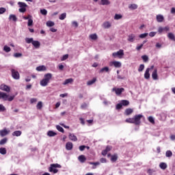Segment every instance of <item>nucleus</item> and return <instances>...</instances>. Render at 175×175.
Here are the masks:
<instances>
[{
    "label": "nucleus",
    "mask_w": 175,
    "mask_h": 175,
    "mask_svg": "<svg viewBox=\"0 0 175 175\" xmlns=\"http://www.w3.org/2000/svg\"><path fill=\"white\" fill-rule=\"evenodd\" d=\"M9 20H12V21H17V16L14 14H10L9 16Z\"/></svg>",
    "instance_id": "obj_26"
},
{
    "label": "nucleus",
    "mask_w": 175,
    "mask_h": 175,
    "mask_svg": "<svg viewBox=\"0 0 175 175\" xmlns=\"http://www.w3.org/2000/svg\"><path fill=\"white\" fill-rule=\"evenodd\" d=\"M21 133H22L21 131H16L12 133V136H16V137L21 136Z\"/></svg>",
    "instance_id": "obj_27"
},
{
    "label": "nucleus",
    "mask_w": 175,
    "mask_h": 175,
    "mask_svg": "<svg viewBox=\"0 0 175 175\" xmlns=\"http://www.w3.org/2000/svg\"><path fill=\"white\" fill-rule=\"evenodd\" d=\"M144 78L146 80H148V79H150V68H148L146 71H145V74H144Z\"/></svg>",
    "instance_id": "obj_17"
},
{
    "label": "nucleus",
    "mask_w": 175,
    "mask_h": 175,
    "mask_svg": "<svg viewBox=\"0 0 175 175\" xmlns=\"http://www.w3.org/2000/svg\"><path fill=\"white\" fill-rule=\"evenodd\" d=\"M90 39H92V40H96V39H98V36L96 33L94 34H91L90 36Z\"/></svg>",
    "instance_id": "obj_39"
},
{
    "label": "nucleus",
    "mask_w": 175,
    "mask_h": 175,
    "mask_svg": "<svg viewBox=\"0 0 175 175\" xmlns=\"http://www.w3.org/2000/svg\"><path fill=\"white\" fill-rule=\"evenodd\" d=\"M0 90H1V91H5V92H10V87L5 84L0 85Z\"/></svg>",
    "instance_id": "obj_6"
},
{
    "label": "nucleus",
    "mask_w": 175,
    "mask_h": 175,
    "mask_svg": "<svg viewBox=\"0 0 175 175\" xmlns=\"http://www.w3.org/2000/svg\"><path fill=\"white\" fill-rule=\"evenodd\" d=\"M173 155V152H172L170 150H167L165 152V157H167V158H170V157H172Z\"/></svg>",
    "instance_id": "obj_38"
},
{
    "label": "nucleus",
    "mask_w": 175,
    "mask_h": 175,
    "mask_svg": "<svg viewBox=\"0 0 175 175\" xmlns=\"http://www.w3.org/2000/svg\"><path fill=\"white\" fill-rule=\"evenodd\" d=\"M109 66H114L115 68H121L122 64L120 62L114 61L111 62L109 63Z\"/></svg>",
    "instance_id": "obj_5"
},
{
    "label": "nucleus",
    "mask_w": 175,
    "mask_h": 175,
    "mask_svg": "<svg viewBox=\"0 0 175 175\" xmlns=\"http://www.w3.org/2000/svg\"><path fill=\"white\" fill-rule=\"evenodd\" d=\"M59 20H65L66 18V13L64 12L63 14H62L59 17Z\"/></svg>",
    "instance_id": "obj_45"
},
{
    "label": "nucleus",
    "mask_w": 175,
    "mask_h": 175,
    "mask_svg": "<svg viewBox=\"0 0 175 175\" xmlns=\"http://www.w3.org/2000/svg\"><path fill=\"white\" fill-rule=\"evenodd\" d=\"M56 129H57V131H59V132H62V133H64V132H65V131L64 130V128H62L59 125H57Z\"/></svg>",
    "instance_id": "obj_36"
},
{
    "label": "nucleus",
    "mask_w": 175,
    "mask_h": 175,
    "mask_svg": "<svg viewBox=\"0 0 175 175\" xmlns=\"http://www.w3.org/2000/svg\"><path fill=\"white\" fill-rule=\"evenodd\" d=\"M117 159H118V156H117V154L112 155L111 157V161H112V162H116Z\"/></svg>",
    "instance_id": "obj_40"
},
{
    "label": "nucleus",
    "mask_w": 175,
    "mask_h": 175,
    "mask_svg": "<svg viewBox=\"0 0 175 175\" xmlns=\"http://www.w3.org/2000/svg\"><path fill=\"white\" fill-rule=\"evenodd\" d=\"M126 122H129V124H135V119L133 118H127L126 119Z\"/></svg>",
    "instance_id": "obj_37"
},
{
    "label": "nucleus",
    "mask_w": 175,
    "mask_h": 175,
    "mask_svg": "<svg viewBox=\"0 0 175 175\" xmlns=\"http://www.w3.org/2000/svg\"><path fill=\"white\" fill-rule=\"evenodd\" d=\"M167 38L170 39V40H172L173 42H175V36L173 33H168Z\"/></svg>",
    "instance_id": "obj_21"
},
{
    "label": "nucleus",
    "mask_w": 175,
    "mask_h": 175,
    "mask_svg": "<svg viewBox=\"0 0 175 175\" xmlns=\"http://www.w3.org/2000/svg\"><path fill=\"white\" fill-rule=\"evenodd\" d=\"M135 38L136 36L135 34H130L128 36L127 40L128 42H131V43H133V42H135Z\"/></svg>",
    "instance_id": "obj_9"
},
{
    "label": "nucleus",
    "mask_w": 175,
    "mask_h": 175,
    "mask_svg": "<svg viewBox=\"0 0 175 175\" xmlns=\"http://www.w3.org/2000/svg\"><path fill=\"white\" fill-rule=\"evenodd\" d=\"M36 102H38L37 98H31L30 100V103H36Z\"/></svg>",
    "instance_id": "obj_64"
},
{
    "label": "nucleus",
    "mask_w": 175,
    "mask_h": 175,
    "mask_svg": "<svg viewBox=\"0 0 175 175\" xmlns=\"http://www.w3.org/2000/svg\"><path fill=\"white\" fill-rule=\"evenodd\" d=\"M25 42H26V43H28V44H29V43H33V38H25Z\"/></svg>",
    "instance_id": "obj_41"
},
{
    "label": "nucleus",
    "mask_w": 175,
    "mask_h": 175,
    "mask_svg": "<svg viewBox=\"0 0 175 175\" xmlns=\"http://www.w3.org/2000/svg\"><path fill=\"white\" fill-rule=\"evenodd\" d=\"M122 18V15L116 14L114 16V20H121Z\"/></svg>",
    "instance_id": "obj_42"
},
{
    "label": "nucleus",
    "mask_w": 175,
    "mask_h": 175,
    "mask_svg": "<svg viewBox=\"0 0 175 175\" xmlns=\"http://www.w3.org/2000/svg\"><path fill=\"white\" fill-rule=\"evenodd\" d=\"M19 12H20L21 13H25V12H27V9H26L25 8H21L19 9Z\"/></svg>",
    "instance_id": "obj_62"
},
{
    "label": "nucleus",
    "mask_w": 175,
    "mask_h": 175,
    "mask_svg": "<svg viewBox=\"0 0 175 175\" xmlns=\"http://www.w3.org/2000/svg\"><path fill=\"white\" fill-rule=\"evenodd\" d=\"M16 97V96H10V97H7V100H8V102H12V100H13L14 99V98Z\"/></svg>",
    "instance_id": "obj_56"
},
{
    "label": "nucleus",
    "mask_w": 175,
    "mask_h": 175,
    "mask_svg": "<svg viewBox=\"0 0 175 175\" xmlns=\"http://www.w3.org/2000/svg\"><path fill=\"white\" fill-rule=\"evenodd\" d=\"M122 103V106H129V100H122L120 101Z\"/></svg>",
    "instance_id": "obj_25"
},
{
    "label": "nucleus",
    "mask_w": 175,
    "mask_h": 175,
    "mask_svg": "<svg viewBox=\"0 0 175 175\" xmlns=\"http://www.w3.org/2000/svg\"><path fill=\"white\" fill-rule=\"evenodd\" d=\"M103 72H109V67H104L99 71L100 73H103Z\"/></svg>",
    "instance_id": "obj_46"
},
{
    "label": "nucleus",
    "mask_w": 175,
    "mask_h": 175,
    "mask_svg": "<svg viewBox=\"0 0 175 175\" xmlns=\"http://www.w3.org/2000/svg\"><path fill=\"white\" fill-rule=\"evenodd\" d=\"M142 59H143L144 62H148V56H147V55H142Z\"/></svg>",
    "instance_id": "obj_48"
},
{
    "label": "nucleus",
    "mask_w": 175,
    "mask_h": 175,
    "mask_svg": "<svg viewBox=\"0 0 175 175\" xmlns=\"http://www.w3.org/2000/svg\"><path fill=\"white\" fill-rule=\"evenodd\" d=\"M73 148V144L72 142H67L66 144V150L70 151Z\"/></svg>",
    "instance_id": "obj_14"
},
{
    "label": "nucleus",
    "mask_w": 175,
    "mask_h": 175,
    "mask_svg": "<svg viewBox=\"0 0 175 175\" xmlns=\"http://www.w3.org/2000/svg\"><path fill=\"white\" fill-rule=\"evenodd\" d=\"M57 167L61 168L62 166L58 163H53L51 164L49 170L51 173H54L55 174L58 173V170L57 169Z\"/></svg>",
    "instance_id": "obj_1"
},
{
    "label": "nucleus",
    "mask_w": 175,
    "mask_h": 175,
    "mask_svg": "<svg viewBox=\"0 0 175 175\" xmlns=\"http://www.w3.org/2000/svg\"><path fill=\"white\" fill-rule=\"evenodd\" d=\"M101 5H110V1L109 0H101Z\"/></svg>",
    "instance_id": "obj_47"
},
{
    "label": "nucleus",
    "mask_w": 175,
    "mask_h": 175,
    "mask_svg": "<svg viewBox=\"0 0 175 175\" xmlns=\"http://www.w3.org/2000/svg\"><path fill=\"white\" fill-rule=\"evenodd\" d=\"M159 167H161L162 170H165L167 167V165L165 163H161Z\"/></svg>",
    "instance_id": "obj_28"
},
{
    "label": "nucleus",
    "mask_w": 175,
    "mask_h": 175,
    "mask_svg": "<svg viewBox=\"0 0 175 175\" xmlns=\"http://www.w3.org/2000/svg\"><path fill=\"white\" fill-rule=\"evenodd\" d=\"M70 83H73V79L70 78L68 79H66L64 82L63 83L64 85H66L67 84H69Z\"/></svg>",
    "instance_id": "obj_24"
},
{
    "label": "nucleus",
    "mask_w": 175,
    "mask_h": 175,
    "mask_svg": "<svg viewBox=\"0 0 175 175\" xmlns=\"http://www.w3.org/2000/svg\"><path fill=\"white\" fill-rule=\"evenodd\" d=\"M143 70H144V64H140L138 72H143Z\"/></svg>",
    "instance_id": "obj_53"
},
{
    "label": "nucleus",
    "mask_w": 175,
    "mask_h": 175,
    "mask_svg": "<svg viewBox=\"0 0 175 175\" xmlns=\"http://www.w3.org/2000/svg\"><path fill=\"white\" fill-rule=\"evenodd\" d=\"M3 111H6V107L3 105L0 104V113H3Z\"/></svg>",
    "instance_id": "obj_44"
},
{
    "label": "nucleus",
    "mask_w": 175,
    "mask_h": 175,
    "mask_svg": "<svg viewBox=\"0 0 175 175\" xmlns=\"http://www.w3.org/2000/svg\"><path fill=\"white\" fill-rule=\"evenodd\" d=\"M112 55L113 57H122V55H124V50L120 49L119 51L113 53Z\"/></svg>",
    "instance_id": "obj_8"
},
{
    "label": "nucleus",
    "mask_w": 175,
    "mask_h": 175,
    "mask_svg": "<svg viewBox=\"0 0 175 175\" xmlns=\"http://www.w3.org/2000/svg\"><path fill=\"white\" fill-rule=\"evenodd\" d=\"M33 25V21L32 20V18H29L27 23L28 27H32Z\"/></svg>",
    "instance_id": "obj_49"
},
{
    "label": "nucleus",
    "mask_w": 175,
    "mask_h": 175,
    "mask_svg": "<svg viewBox=\"0 0 175 175\" xmlns=\"http://www.w3.org/2000/svg\"><path fill=\"white\" fill-rule=\"evenodd\" d=\"M22 56H23V54L21 53H16L14 54V57H15V58H18Z\"/></svg>",
    "instance_id": "obj_60"
},
{
    "label": "nucleus",
    "mask_w": 175,
    "mask_h": 175,
    "mask_svg": "<svg viewBox=\"0 0 175 175\" xmlns=\"http://www.w3.org/2000/svg\"><path fill=\"white\" fill-rule=\"evenodd\" d=\"M55 23L54 22L51 21H49L46 22V26L47 27H54Z\"/></svg>",
    "instance_id": "obj_43"
},
{
    "label": "nucleus",
    "mask_w": 175,
    "mask_h": 175,
    "mask_svg": "<svg viewBox=\"0 0 175 175\" xmlns=\"http://www.w3.org/2000/svg\"><path fill=\"white\" fill-rule=\"evenodd\" d=\"M7 135H9V131H8L6 129H4L3 130L0 131V136H1V137H3Z\"/></svg>",
    "instance_id": "obj_11"
},
{
    "label": "nucleus",
    "mask_w": 175,
    "mask_h": 175,
    "mask_svg": "<svg viewBox=\"0 0 175 175\" xmlns=\"http://www.w3.org/2000/svg\"><path fill=\"white\" fill-rule=\"evenodd\" d=\"M47 136H49V137H54V136H57V133L53 131H49L47 132Z\"/></svg>",
    "instance_id": "obj_22"
},
{
    "label": "nucleus",
    "mask_w": 175,
    "mask_h": 175,
    "mask_svg": "<svg viewBox=\"0 0 175 175\" xmlns=\"http://www.w3.org/2000/svg\"><path fill=\"white\" fill-rule=\"evenodd\" d=\"M8 143V138H3L0 141V146H3V144H6Z\"/></svg>",
    "instance_id": "obj_35"
},
{
    "label": "nucleus",
    "mask_w": 175,
    "mask_h": 175,
    "mask_svg": "<svg viewBox=\"0 0 175 175\" xmlns=\"http://www.w3.org/2000/svg\"><path fill=\"white\" fill-rule=\"evenodd\" d=\"M156 18L158 23H163L165 20V18L161 14L157 15Z\"/></svg>",
    "instance_id": "obj_18"
},
{
    "label": "nucleus",
    "mask_w": 175,
    "mask_h": 175,
    "mask_svg": "<svg viewBox=\"0 0 175 175\" xmlns=\"http://www.w3.org/2000/svg\"><path fill=\"white\" fill-rule=\"evenodd\" d=\"M124 91H125V89H124V88H113L112 89V92H116V95L118 96L121 95V94H122V92H124Z\"/></svg>",
    "instance_id": "obj_4"
},
{
    "label": "nucleus",
    "mask_w": 175,
    "mask_h": 175,
    "mask_svg": "<svg viewBox=\"0 0 175 175\" xmlns=\"http://www.w3.org/2000/svg\"><path fill=\"white\" fill-rule=\"evenodd\" d=\"M122 108V104L121 103L116 105V110H120Z\"/></svg>",
    "instance_id": "obj_58"
},
{
    "label": "nucleus",
    "mask_w": 175,
    "mask_h": 175,
    "mask_svg": "<svg viewBox=\"0 0 175 175\" xmlns=\"http://www.w3.org/2000/svg\"><path fill=\"white\" fill-rule=\"evenodd\" d=\"M42 107H43V103H42V101H39L36 105V108L38 110H41Z\"/></svg>",
    "instance_id": "obj_30"
},
{
    "label": "nucleus",
    "mask_w": 175,
    "mask_h": 175,
    "mask_svg": "<svg viewBox=\"0 0 175 175\" xmlns=\"http://www.w3.org/2000/svg\"><path fill=\"white\" fill-rule=\"evenodd\" d=\"M0 154H1V155H6V148H0Z\"/></svg>",
    "instance_id": "obj_34"
},
{
    "label": "nucleus",
    "mask_w": 175,
    "mask_h": 175,
    "mask_svg": "<svg viewBox=\"0 0 175 175\" xmlns=\"http://www.w3.org/2000/svg\"><path fill=\"white\" fill-rule=\"evenodd\" d=\"M68 137L72 142H77V137L73 133H69Z\"/></svg>",
    "instance_id": "obj_10"
},
{
    "label": "nucleus",
    "mask_w": 175,
    "mask_h": 175,
    "mask_svg": "<svg viewBox=\"0 0 175 175\" xmlns=\"http://www.w3.org/2000/svg\"><path fill=\"white\" fill-rule=\"evenodd\" d=\"M40 13L43 16H46L47 15V10L46 9L40 10Z\"/></svg>",
    "instance_id": "obj_54"
},
{
    "label": "nucleus",
    "mask_w": 175,
    "mask_h": 175,
    "mask_svg": "<svg viewBox=\"0 0 175 175\" xmlns=\"http://www.w3.org/2000/svg\"><path fill=\"white\" fill-rule=\"evenodd\" d=\"M90 165H94V166H99L100 165V163L99 162H90Z\"/></svg>",
    "instance_id": "obj_59"
},
{
    "label": "nucleus",
    "mask_w": 175,
    "mask_h": 175,
    "mask_svg": "<svg viewBox=\"0 0 175 175\" xmlns=\"http://www.w3.org/2000/svg\"><path fill=\"white\" fill-rule=\"evenodd\" d=\"M148 36V33H142L139 35V38L141 39H144V38H147Z\"/></svg>",
    "instance_id": "obj_50"
},
{
    "label": "nucleus",
    "mask_w": 175,
    "mask_h": 175,
    "mask_svg": "<svg viewBox=\"0 0 175 175\" xmlns=\"http://www.w3.org/2000/svg\"><path fill=\"white\" fill-rule=\"evenodd\" d=\"M49 81H46L45 79H43L40 81V84L42 85V87H46V85L49 84Z\"/></svg>",
    "instance_id": "obj_19"
},
{
    "label": "nucleus",
    "mask_w": 175,
    "mask_h": 175,
    "mask_svg": "<svg viewBox=\"0 0 175 175\" xmlns=\"http://www.w3.org/2000/svg\"><path fill=\"white\" fill-rule=\"evenodd\" d=\"M87 146H84V145H82V146H79V150H80V151H84V150H85V148H86Z\"/></svg>",
    "instance_id": "obj_63"
},
{
    "label": "nucleus",
    "mask_w": 175,
    "mask_h": 175,
    "mask_svg": "<svg viewBox=\"0 0 175 175\" xmlns=\"http://www.w3.org/2000/svg\"><path fill=\"white\" fill-rule=\"evenodd\" d=\"M6 12V8L1 7L0 8V14H3Z\"/></svg>",
    "instance_id": "obj_57"
},
{
    "label": "nucleus",
    "mask_w": 175,
    "mask_h": 175,
    "mask_svg": "<svg viewBox=\"0 0 175 175\" xmlns=\"http://www.w3.org/2000/svg\"><path fill=\"white\" fill-rule=\"evenodd\" d=\"M102 27H103L105 29H109V28L111 27V24H110V22L109 21L104 22L102 25Z\"/></svg>",
    "instance_id": "obj_13"
},
{
    "label": "nucleus",
    "mask_w": 175,
    "mask_h": 175,
    "mask_svg": "<svg viewBox=\"0 0 175 175\" xmlns=\"http://www.w3.org/2000/svg\"><path fill=\"white\" fill-rule=\"evenodd\" d=\"M46 70V67L44 66H40L36 68V70H38V72H41V70Z\"/></svg>",
    "instance_id": "obj_33"
},
{
    "label": "nucleus",
    "mask_w": 175,
    "mask_h": 175,
    "mask_svg": "<svg viewBox=\"0 0 175 175\" xmlns=\"http://www.w3.org/2000/svg\"><path fill=\"white\" fill-rule=\"evenodd\" d=\"M44 77L45 80L48 81V82L50 83V80H51V78L53 77V75L51 73H47L44 75Z\"/></svg>",
    "instance_id": "obj_12"
},
{
    "label": "nucleus",
    "mask_w": 175,
    "mask_h": 175,
    "mask_svg": "<svg viewBox=\"0 0 175 175\" xmlns=\"http://www.w3.org/2000/svg\"><path fill=\"white\" fill-rule=\"evenodd\" d=\"M147 173H148L149 175H152L153 173H155V170L149 169V170H148Z\"/></svg>",
    "instance_id": "obj_61"
},
{
    "label": "nucleus",
    "mask_w": 175,
    "mask_h": 175,
    "mask_svg": "<svg viewBox=\"0 0 175 175\" xmlns=\"http://www.w3.org/2000/svg\"><path fill=\"white\" fill-rule=\"evenodd\" d=\"M3 51H5V53H10V51H12V49L8 46V45H5L3 46Z\"/></svg>",
    "instance_id": "obj_29"
},
{
    "label": "nucleus",
    "mask_w": 175,
    "mask_h": 175,
    "mask_svg": "<svg viewBox=\"0 0 175 175\" xmlns=\"http://www.w3.org/2000/svg\"><path fill=\"white\" fill-rule=\"evenodd\" d=\"M8 98H9V95H8V94L0 92V99H3V100H8Z\"/></svg>",
    "instance_id": "obj_7"
},
{
    "label": "nucleus",
    "mask_w": 175,
    "mask_h": 175,
    "mask_svg": "<svg viewBox=\"0 0 175 175\" xmlns=\"http://www.w3.org/2000/svg\"><path fill=\"white\" fill-rule=\"evenodd\" d=\"M143 118V115L139 114V115H135L134 116V122L135 125H140V120Z\"/></svg>",
    "instance_id": "obj_3"
},
{
    "label": "nucleus",
    "mask_w": 175,
    "mask_h": 175,
    "mask_svg": "<svg viewBox=\"0 0 175 175\" xmlns=\"http://www.w3.org/2000/svg\"><path fill=\"white\" fill-rule=\"evenodd\" d=\"M35 49H39L40 47V42L38 40H33L32 44Z\"/></svg>",
    "instance_id": "obj_15"
},
{
    "label": "nucleus",
    "mask_w": 175,
    "mask_h": 175,
    "mask_svg": "<svg viewBox=\"0 0 175 175\" xmlns=\"http://www.w3.org/2000/svg\"><path fill=\"white\" fill-rule=\"evenodd\" d=\"M78 159L79 161L81 162V163H84V161H87V159L85 158V156L84 155H80L79 157H78Z\"/></svg>",
    "instance_id": "obj_23"
},
{
    "label": "nucleus",
    "mask_w": 175,
    "mask_h": 175,
    "mask_svg": "<svg viewBox=\"0 0 175 175\" xmlns=\"http://www.w3.org/2000/svg\"><path fill=\"white\" fill-rule=\"evenodd\" d=\"M68 57H69V55L66 54L63 55V57L61 59V61H66V59H68Z\"/></svg>",
    "instance_id": "obj_55"
},
{
    "label": "nucleus",
    "mask_w": 175,
    "mask_h": 175,
    "mask_svg": "<svg viewBox=\"0 0 175 175\" xmlns=\"http://www.w3.org/2000/svg\"><path fill=\"white\" fill-rule=\"evenodd\" d=\"M18 5L20 8H27V5L25 4V3L18 2Z\"/></svg>",
    "instance_id": "obj_52"
},
{
    "label": "nucleus",
    "mask_w": 175,
    "mask_h": 175,
    "mask_svg": "<svg viewBox=\"0 0 175 175\" xmlns=\"http://www.w3.org/2000/svg\"><path fill=\"white\" fill-rule=\"evenodd\" d=\"M148 121L149 122H151V124H155V120H154V118L152 116L148 117Z\"/></svg>",
    "instance_id": "obj_51"
},
{
    "label": "nucleus",
    "mask_w": 175,
    "mask_h": 175,
    "mask_svg": "<svg viewBox=\"0 0 175 175\" xmlns=\"http://www.w3.org/2000/svg\"><path fill=\"white\" fill-rule=\"evenodd\" d=\"M96 81V78H93L92 80L88 81L87 84L88 85H92V84H94Z\"/></svg>",
    "instance_id": "obj_32"
},
{
    "label": "nucleus",
    "mask_w": 175,
    "mask_h": 175,
    "mask_svg": "<svg viewBox=\"0 0 175 175\" xmlns=\"http://www.w3.org/2000/svg\"><path fill=\"white\" fill-rule=\"evenodd\" d=\"M129 8L131 10H136V9H137V5L136 4H131Z\"/></svg>",
    "instance_id": "obj_31"
},
{
    "label": "nucleus",
    "mask_w": 175,
    "mask_h": 175,
    "mask_svg": "<svg viewBox=\"0 0 175 175\" xmlns=\"http://www.w3.org/2000/svg\"><path fill=\"white\" fill-rule=\"evenodd\" d=\"M152 77L153 80H158V74L157 69H154L152 73Z\"/></svg>",
    "instance_id": "obj_16"
},
{
    "label": "nucleus",
    "mask_w": 175,
    "mask_h": 175,
    "mask_svg": "<svg viewBox=\"0 0 175 175\" xmlns=\"http://www.w3.org/2000/svg\"><path fill=\"white\" fill-rule=\"evenodd\" d=\"M133 113V109L131 108L126 109L124 111L125 116H131V114H132Z\"/></svg>",
    "instance_id": "obj_20"
},
{
    "label": "nucleus",
    "mask_w": 175,
    "mask_h": 175,
    "mask_svg": "<svg viewBox=\"0 0 175 175\" xmlns=\"http://www.w3.org/2000/svg\"><path fill=\"white\" fill-rule=\"evenodd\" d=\"M11 74H12L13 79H14V80L20 79V73H18V71L14 70V68H12Z\"/></svg>",
    "instance_id": "obj_2"
}]
</instances>
